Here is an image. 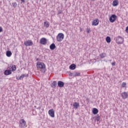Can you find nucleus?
I'll use <instances>...</instances> for the list:
<instances>
[{
	"label": "nucleus",
	"mask_w": 128,
	"mask_h": 128,
	"mask_svg": "<svg viewBox=\"0 0 128 128\" xmlns=\"http://www.w3.org/2000/svg\"><path fill=\"white\" fill-rule=\"evenodd\" d=\"M37 68H40L42 72H46V65L44 62H38L37 63Z\"/></svg>",
	"instance_id": "nucleus-1"
},
{
	"label": "nucleus",
	"mask_w": 128,
	"mask_h": 128,
	"mask_svg": "<svg viewBox=\"0 0 128 128\" xmlns=\"http://www.w3.org/2000/svg\"><path fill=\"white\" fill-rule=\"evenodd\" d=\"M64 38V35L62 33H59L56 36L57 42H62V40Z\"/></svg>",
	"instance_id": "nucleus-2"
},
{
	"label": "nucleus",
	"mask_w": 128,
	"mask_h": 128,
	"mask_svg": "<svg viewBox=\"0 0 128 128\" xmlns=\"http://www.w3.org/2000/svg\"><path fill=\"white\" fill-rule=\"evenodd\" d=\"M116 42L118 44H122L124 42V38L118 36L116 38Z\"/></svg>",
	"instance_id": "nucleus-3"
},
{
	"label": "nucleus",
	"mask_w": 128,
	"mask_h": 128,
	"mask_svg": "<svg viewBox=\"0 0 128 128\" xmlns=\"http://www.w3.org/2000/svg\"><path fill=\"white\" fill-rule=\"evenodd\" d=\"M48 42V40L45 38H42L40 40V44L43 46H46Z\"/></svg>",
	"instance_id": "nucleus-4"
},
{
	"label": "nucleus",
	"mask_w": 128,
	"mask_h": 128,
	"mask_svg": "<svg viewBox=\"0 0 128 128\" xmlns=\"http://www.w3.org/2000/svg\"><path fill=\"white\" fill-rule=\"evenodd\" d=\"M110 22H114L115 20H116V14H112L109 18Z\"/></svg>",
	"instance_id": "nucleus-5"
},
{
	"label": "nucleus",
	"mask_w": 128,
	"mask_h": 128,
	"mask_svg": "<svg viewBox=\"0 0 128 128\" xmlns=\"http://www.w3.org/2000/svg\"><path fill=\"white\" fill-rule=\"evenodd\" d=\"M24 44L26 46H30L32 44V40H28L24 42Z\"/></svg>",
	"instance_id": "nucleus-6"
},
{
	"label": "nucleus",
	"mask_w": 128,
	"mask_h": 128,
	"mask_svg": "<svg viewBox=\"0 0 128 128\" xmlns=\"http://www.w3.org/2000/svg\"><path fill=\"white\" fill-rule=\"evenodd\" d=\"M121 96H122V98H123V100H126L128 98V93L124 92L121 94Z\"/></svg>",
	"instance_id": "nucleus-7"
},
{
	"label": "nucleus",
	"mask_w": 128,
	"mask_h": 128,
	"mask_svg": "<svg viewBox=\"0 0 128 128\" xmlns=\"http://www.w3.org/2000/svg\"><path fill=\"white\" fill-rule=\"evenodd\" d=\"M48 113L51 118H54V109L50 110Z\"/></svg>",
	"instance_id": "nucleus-8"
},
{
	"label": "nucleus",
	"mask_w": 128,
	"mask_h": 128,
	"mask_svg": "<svg viewBox=\"0 0 128 128\" xmlns=\"http://www.w3.org/2000/svg\"><path fill=\"white\" fill-rule=\"evenodd\" d=\"M20 124L21 126H26V120H24V119H21L20 120Z\"/></svg>",
	"instance_id": "nucleus-9"
},
{
	"label": "nucleus",
	"mask_w": 128,
	"mask_h": 128,
	"mask_svg": "<svg viewBox=\"0 0 128 128\" xmlns=\"http://www.w3.org/2000/svg\"><path fill=\"white\" fill-rule=\"evenodd\" d=\"M99 22H100V20H98V19L96 18L92 22V26H98Z\"/></svg>",
	"instance_id": "nucleus-10"
},
{
	"label": "nucleus",
	"mask_w": 128,
	"mask_h": 128,
	"mask_svg": "<svg viewBox=\"0 0 128 128\" xmlns=\"http://www.w3.org/2000/svg\"><path fill=\"white\" fill-rule=\"evenodd\" d=\"M73 107L74 108H75L76 110L78 109V108L80 107V104L77 102H74L73 104Z\"/></svg>",
	"instance_id": "nucleus-11"
},
{
	"label": "nucleus",
	"mask_w": 128,
	"mask_h": 128,
	"mask_svg": "<svg viewBox=\"0 0 128 128\" xmlns=\"http://www.w3.org/2000/svg\"><path fill=\"white\" fill-rule=\"evenodd\" d=\"M4 74H5V76L12 74V70H6L4 72Z\"/></svg>",
	"instance_id": "nucleus-12"
},
{
	"label": "nucleus",
	"mask_w": 128,
	"mask_h": 128,
	"mask_svg": "<svg viewBox=\"0 0 128 128\" xmlns=\"http://www.w3.org/2000/svg\"><path fill=\"white\" fill-rule=\"evenodd\" d=\"M58 85L59 88H63L64 86V83L62 81H58Z\"/></svg>",
	"instance_id": "nucleus-13"
},
{
	"label": "nucleus",
	"mask_w": 128,
	"mask_h": 128,
	"mask_svg": "<svg viewBox=\"0 0 128 128\" xmlns=\"http://www.w3.org/2000/svg\"><path fill=\"white\" fill-rule=\"evenodd\" d=\"M92 112L93 114H98V110L96 108H93Z\"/></svg>",
	"instance_id": "nucleus-14"
},
{
	"label": "nucleus",
	"mask_w": 128,
	"mask_h": 128,
	"mask_svg": "<svg viewBox=\"0 0 128 128\" xmlns=\"http://www.w3.org/2000/svg\"><path fill=\"white\" fill-rule=\"evenodd\" d=\"M112 6H118V0H114L112 2Z\"/></svg>",
	"instance_id": "nucleus-15"
},
{
	"label": "nucleus",
	"mask_w": 128,
	"mask_h": 128,
	"mask_svg": "<svg viewBox=\"0 0 128 128\" xmlns=\"http://www.w3.org/2000/svg\"><path fill=\"white\" fill-rule=\"evenodd\" d=\"M56 44H52L50 46V50H54V48H56Z\"/></svg>",
	"instance_id": "nucleus-16"
},
{
	"label": "nucleus",
	"mask_w": 128,
	"mask_h": 128,
	"mask_svg": "<svg viewBox=\"0 0 128 128\" xmlns=\"http://www.w3.org/2000/svg\"><path fill=\"white\" fill-rule=\"evenodd\" d=\"M76 66L74 64H72L70 66V70H76Z\"/></svg>",
	"instance_id": "nucleus-17"
},
{
	"label": "nucleus",
	"mask_w": 128,
	"mask_h": 128,
	"mask_svg": "<svg viewBox=\"0 0 128 128\" xmlns=\"http://www.w3.org/2000/svg\"><path fill=\"white\" fill-rule=\"evenodd\" d=\"M12 52L10 50H8L6 52V56H8V58L12 56Z\"/></svg>",
	"instance_id": "nucleus-18"
},
{
	"label": "nucleus",
	"mask_w": 128,
	"mask_h": 128,
	"mask_svg": "<svg viewBox=\"0 0 128 128\" xmlns=\"http://www.w3.org/2000/svg\"><path fill=\"white\" fill-rule=\"evenodd\" d=\"M44 26H45V28H48V26H50V22L48 21L45 22H44Z\"/></svg>",
	"instance_id": "nucleus-19"
},
{
	"label": "nucleus",
	"mask_w": 128,
	"mask_h": 128,
	"mask_svg": "<svg viewBox=\"0 0 128 128\" xmlns=\"http://www.w3.org/2000/svg\"><path fill=\"white\" fill-rule=\"evenodd\" d=\"M74 76H80V72H74Z\"/></svg>",
	"instance_id": "nucleus-20"
},
{
	"label": "nucleus",
	"mask_w": 128,
	"mask_h": 128,
	"mask_svg": "<svg viewBox=\"0 0 128 128\" xmlns=\"http://www.w3.org/2000/svg\"><path fill=\"white\" fill-rule=\"evenodd\" d=\"M110 40H111L110 37L107 36L106 38V42L110 43Z\"/></svg>",
	"instance_id": "nucleus-21"
},
{
	"label": "nucleus",
	"mask_w": 128,
	"mask_h": 128,
	"mask_svg": "<svg viewBox=\"0 0 128 128\" xmlns=\"http://www.w3.org/2000/svg\"><path fill=\"white\" fill-rule=\"evenodd\" d=\"M12 72H14L16 70V65L12 66Z\"/></svg>",
	"instance_id": "nucleus-22"
},
{
	"label": "nucleus",
	"mask_w": 128,
	"mask_h": 128,
	"mask_svg": "<svg viewBox=\"0 0 128 128\" xmlns=\"http://www.w3.org/2000/svg\"><path fill=\"white\" fill-rule=\"evenodd\" d=\"M56 82L54 81L52 83V88H56Z\"/></svg>",
	"instance_id": "nucleus-23"
},
{
	"label": "nucleus",
	"mask_w": 128,
	"mask_h": 128,
	"mask_svg": "<svg viewBox=\"0 0 128 128\" xmlns=\"http://www.w3.org/2000/svg\"><path fill=\"white\" fill-rule=\"evenodd\" d=\"M100 120V116H99L95 117V120H96L97 122H98V120Z\"/></svg>",
	"instance_id": "nucleus-24"
},
{
	"label": "nucleus",
	"mask_w": 128,
	"mask_h": 128,
	"mask_svg": "<svg viewBox=\"0 0 128 128\" xmlns=\"http://www.w3.org/2000/svg\"><path fill=\"white\" fill-rule=\"evenodd\" d=\"M122 88H126V83L123 82L122 84Z\"/></svg>",
	"instance_id": "nucleus-25"
},
{
	"label": "nucleus",
	"mask_w": 128,
	"mask_h": 128,
	"mask_svg": "<svg viewBox=\"0 0 128 128\" xmlns=\"http://www.w3.org/2000/svg\"><path fill=\"white\" fill-rule=\"evenodd\" d=\"M106 56V54H100V56L101 58H104Z\"/></svg>",
	"instance_id": "nucleus-26"
},
{
	"label": "nucleus",
	"mask_w": 128,
	"mask_h": 128,
	"mask_svg": "<svg viewBox=\"0 0 128 128\" xmlns=\"http://www.w3.org/2000/svg\"><path fill=\"white\" fill-rule=\"evenodd\" d=\"M26 76L24 74H22L20 76L19 80H21V78H24Z\"/></svg>",
	"instance_id": "nucleus-27"
},
{
	"label": "nucleus",
	"mask_w": 128,
	"mask_h": 128,
	"mask_svg": "<svg viewBox=\"0 0 128 128\" xmlns=\"http://www.w3.org/2000/svg\"><path fill=\"white\" fill-rule=\"evenodd\" d=\"M12 6H14V8H16V2H14V3H12Z\"/></svg>",
	"instance_id": "nucleus-28"
},
{
	"label": "nucleus",
	"mask_w": 128,
	"mask_h": 128,
	"mask_svg": "<svg viewBox=\"0 0 128 128\" xmlns=\"http://www.w3.org/2000/svg\"><path fill=\"white\" fill-rule=\"evenodd\" d=\"M70 76H74V72L72 73H70L69 74Z\"/></svg>",
	"instance_id": "nucleus-29"
},
{
	"label": "nucleus",
	"mask_w": 128,
	"mask_h": 128,
	"mask_svg": "<svg viewBox=\"0 0 128 128\" xmlns=\"http://www.w3.org/2000/svg\"><path fill=\"white\" fill-rule=\"evenodd\" d=\"M87 32L88 34H90V30L89 28H87Z\"/></svg>",
	"instance_id": "nucleus-30"
},
{
	"label": "nucleus",
	"mask_w": 128,
	"mask_h": 128,
	"mask_svg": "<svg viewBox=\"0 0 128 128\" xmlns=\"http://www.w3.org/2000/svg\"><path fill=\"white\" fill-rule=\"evenodd\" d=\"M126 32L128 34V26L126 27Z\"/></svg>",
	"instance_id": "nucleus-31"
},
{
	"label": "nucleus",
	"mask_w": 128,
	"mask_h": 128,
	"mask_svg": "<svg viewBox=\"0 0 128 128\" xmlns=\"http://www.w3.org/2000/svg\"><path fill=\"white\" fill-rule=\"evenodd\" d=\"M112 66H116V62H113L112 64Z\"/></svg>",
	"instance_id": "nucleus-32"
},
{
	"label": "nucleus",
	"mask_w": 128,
	"mask_h": 128,
	"mask_svg": "<svg viewBox=\"0 0 128 128\" xmlns=\"http://www.w3.org/2000/svg\"><path fill=\"white\" fill-rule=\"evenodd\" d=\"M2 32V28L0 26V32Z\"/></svg>",
	"instance_id": "nucleus-33"
},
{
	"label": "nucleus",
	"mask_w": 128,
	"mask_h": 128,
	"mask_svg": "<svg viewBox=\"0 0 128 128\" xmlns=\"http://www.w3.org/2000/svg\"><path fill=\"white\" fill-rule=\"evenodd\" d=\"M62 10H59V11L58 12V14H62Z\"/></svg>",
	"instance_id": "nucleus-34"
},
{
	"label": "nucleus",
	"mask_w": 128,
	"mask_h": 128,
	"mask_svg": "<svg viewBox=\"0 0 128 128\" xmlns=\"http://www.w3.org/2000/svg\"><path fill=\"white\" fill-rule=\"evenodd\" d=\"M21 2H24V0H21Z\"/></svg>",
	"instance_id": "nucleus-35"
},
{
	"label": "nucleus",
	"mask_w": 128,
	"mask_h": 128,
	"mask_svg": "<svg viewBox=\"0 0 128 128\" xmlns=\"http://www.w3.org/2000/svg\"><path fill=\"white\" fill-rule=\"evenodd\" d=\"M37 108L38 110H40V107H38Z\"/></svg>",
	"instance_id": "nucleus-36"
},
{
	"label": "nucleus",
	"mask_w": 128,
	"mask_h": 128,
	"mask_svg": "<svg viewBox=\"0 0 128 128\" xmlns=\"http://www.w3.org/2000/svg\"><path fill=\"white\" fill-rule=\"evenodd\" d=\"M91 0L92 2H95L96 0Z\"/></svg>",
	"instance_id": "nucleus-37"
},
{
	"label": "nucleus",
	"mask_w": 128,
	"mask_h": 128,
	"mask_svg": "<svg viewBox=\"0 0 128 128\" xmlns=\"http://www.w3.org/2000/svg\"><path fill=\"white\" fill-rule=\"evenodd\" d=\"M110 62H112V60H110Z\"/></svg>",
	"instance_id": "nucleus-38"
}]
</instances>
